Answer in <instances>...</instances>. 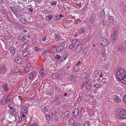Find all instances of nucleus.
<instances>
[{
    "label": "nucleus",
    "instance_id": "obj_1",
    "mask_svg": "<svg viewBox=\"0 0 126 126\" xmlns=\"http://www.w3.org/2000/svg\"><path fill=\"white\" fill-rule=\"evenodd\" d=\"M116 74L117 79L122 81L124 80L125 78H126V71L123 68L119 69L118 70L117 69Z\"/></svg>",
    "mask_w": 126,
    "mask_h": 126
},
{
    "label": "nucleus",
    "instance_id": "obj_2",
    "mask_svg": "<svg viewBox=\"0 0 126 126\" xmlns=\"http://www.w3.org/2000/svg\"><path fill=\"white\" fill-rule=\"evenodd\" d=\"M116 116L119 119H126V111L124 109L117 110L116 112Z\"/></svg>",
    "mask_w": 126,
    "mask_h": 126
},
{
    "label": "nucleus",
    "instance_id": "obj_3",
    "mask_svg": "<svg viewBox=\"0 0 126 126\" xmlns=\"http://www.w3.org/2000/svg\"><path fill=\"white\" fill-rule=\"evenodd\" d=\"M22 97L19 95H16V102L17 104L16 105V108H17V112H19L21 111L22 108H21V105L22 103Z\"/></svg>",
    "mask_w": 126,
    "mask_h": 126
},
{
    "label": "nucleus",
    "instance_id": "obj_4",
    "mask_svg": "<svg viewBox=\"0 0 126 126\" xmlns=\"http://www.w3.org/2000/svg\"><path fill=\"white\" fill-rule=\"evenodd\" d=\"M20 10H17L16 11V17L17 20L18 19L19 21H20L21 22L23 23H27V21L25 19H23L22 17H21V15L20 14Z\"/></svg>",
    "mask_w": 126,
    "mask_h": 126
},
{
    "label": "nucleus",
    "instance_id": "obj_5",
    "mask_svg": "<svg viewBox=\"0 0 126 126\" xmlns=\"http://www.w3.org/2000/svg\"><path fill=\"white\" fill-rule=\"evenodd\" d=\"M92 86L90 83L87 82H84L82 85L81 87H80L81 89H82L84 88L85 90L88 91L91 90V89Z\"/></svg>",
    "mask_w": 126,
    "mask_h": 126
},
{
    "label": "nucleus",
    "instance_id": "obj_6",
    "mask_svg": "<svg viewBox=\"0 0 126 126\" xmlns=\"http://www.w3.org/2000/svg\"><path fill=\"white\" fill-rule=\"evenodd\" d=\"M7 70L6 66L4 64L0 65V74H5Z\"/></svg>",
    "mask_w": 126,
    "mask_h": 126
},
{
    "label": "nucleus",
    "instance_id": "obj_7",
    "mask_svg": "<svg viewBox=\"0 0 126 126\" xmlns=\"http://www.w3.org/2000/svg\"><path fill=\"white\" fill-rule=\"evenodd\" d=\"M96 16L94 13H93L90 16L89 19V24L93 25L94 24L95 19Z\"/></svg>",
    "mask_w": 126,
    "mask_h": 126
},
{
    "label": "nucleus",
    "instance_id": "obj_8",
    "mask_svg": "<svg viewBox=\"0 0 126 126\" xmlns=\"http://www.w3.org/2000/svg\"><path fill=\"white\" fill-rule=\"evenodd\" d=\"M65 44L62 43L60 44V46L56 49L57 51L59 52H61L62 50H64L65 49Z\"/></svg>",
    "mask_w": 126,
    "mask_h": 126
},
{
    "label": "nucleus",
    "instance_id": "obj_9",
    "mask_svg": "<svg viewBox=\"0 0 126 126\" xmlns=\"http://www.w3.org/2000/svg\"><path fill=\"white\" fill-rule=\"evenodd\" d=\"M47 73V72L46 70H41L39 71L38 75L39 76L43 77L45 76Z\"/></svg>",
    "mask_w": 126,
    "mask_h": 126
},
{
    "label": "nucleus",
    "instance_id": "obj_10",
    "mask_svg": "<svg viewBox=\"0 0 126 126\" xmlns=\"http://www.w3.org/2000/svg\"><path fill=\"white\" fill-rule=\"evenodd\" d=\"M5 99L6 103L10 104L13 103V100L11 96H8Z\"/></svg>",
    "mask_w": 126,
    "mask_h": 126
},
{
    "label": "nucleus",
    "instance_id": "obj_11",
    "mask_svg": "<svg viewBox=\"0 0 126 126\" xmlns=\"http://www.w3.org/2000/svg\"><path fill=\"white\" fill-rule=\"evenodd\" d=\"M82 48V44L81 43L79 45L76 47L75 51L77 53L79 52Z\"/></svg>",
    "mask_w": 126,
    "mask_h": 126
},
{
    "label": "nucleus",
    "instance_id": "obj_12",
    "mask_svg": "<svg viewBox=\"0 0 126 126\" xmlns=\"http://www.w3.org/2000/svg\"><path fill=\"white\" fill-rule=\"evenodd\" d=\"M101 40L102 39L103 40V41H102V42L101 43L103 47H105L107 45L108 43L109 42V41L106 39H103V37L101 38Z\"/></svg>",
    "mask_w": 126,
    "mask_h": 126
},
{
    "label": "nucleus",
    "instance_id": "obj_13",
    "mask_svg": "<svg viewBox=\"0 0 126 126\" xmlns=\"http://www.w3.org/2000/svg\"><path fill=\"white\" fill-rule=\"evenodd\" d=\"M28 45L27 44H25L21 47L20 49V51L19 52L22 51H24L25 50L28 48Z\"/></svg>",
    "mask_w": 126,
    "mask_h": 126
},
{
    "label": "nucleus",
    "instance_id": "obj_14",
    "mask_svg": "<svg viewBox=\"0 0 126 126\" xmlns=\"http://www.w3.org/2000/svg\"><path fill=\"white\" fill-rule=\"evenodd\" d=\"M116 32L117 31H115V30L113 31V33L111 36V37L112 39H117V34L116 33Z\"/></svg>",
    "mask_w": 126,
    "mask_h": 126
},
{
    "label": "nucleus",
    "instance_id": "obj_15",
    "mask_svg": "<svg viewBox=\"0 0 126 126\" xmlns=\"http://www.w3.org/2000/svg\"><path fill=\"white\" fill-rule=\"evenodd\" d=\"M30 36H24L22 40L25 43L28 42L30 39Z\"/></svg>",
    "mask_w": 126,
    "mask_h": 126
},
{
    "label": "nucleus",
    "instance_id": "obj_16",
    "mask_svg": "<svg viewBox=\"0 0 126 126\" xmlns=\"http://www.w3.org/2000/svg\"><path fill=\"white\" fill-rule=\"evenodd\" d=\"M52 77L53 79H58L60 77V75L57 73H55L52 74Z\"/></svg>",
    "mask_w": 126,
    "mask_h": 126
},
{
    "label": "nucleus",
    "instance_id": "obj_17",
    "mask_svg": "<svg viewBox=\"0 0 126 126\" xmlns=\"http://www.w3.org/2000/svg\"><path fill=\"white\" fill-rule=\"evenodd\" d=\"M109 21L108 23H109L110 25H112L114 23L113 17L111 16H109L108 17Z\"/></svg>",
    "mask_w": 126,
    "mask_h": 126
},
{
    "label": "nucleus",
    "instance_id": "obj_18",
    "mask_svg": "<svg viewBox=\"0 0 126 126\" xmlns=\"http://www.w3.org/2000/svg\"><path fill=\"white\" fill-rule=\"evenodd\" d=\"M73 113V115L75 116H78L79 113V110L78 109L76 108L74 110Z\"/></svg>",
    "mask_w": 126,
    "mask_h": 126
},
{
    "label": "nucleus",
    "instance_id": "obj_19",
    "mask_svg": "<svg viewBox=\"0 0 126 126\" xmlns=\"http://www.w3.org/2000/svg\"><path fill=\"white\" fill-rule=\"evenodd\" d=\"M8 84H4L2 85V87L5 91H8L9 90V88L8 87Z\"/></svg>",
    "mask_w": 126,
    "mask_h": 126
},
{
    "label": "nucleus",
    "instance_id": "obj_20",
    "mask_svg": "<svg viewBox=\"0 0 126 126\" xmlns=\"http://www.w3.org/2000/svg\"><path fill=\"white\" fill-rule=\"evenodd\" d=\"M9 49L11 54L14 55L15 53V47H10Z\"/></svg>",
    "mask_w": 126,
    "mask_h": 126
},
{
    "label": "nucleus",
    "instance_id": "obj_21",
    "mask_svg": "<svg viewBox=\"0 0 126 126\" xmlns=\"http://www.w3.org/2000/svg\"><path fill=\"white\" fill-rule=\"evenodd\" d=\"M10 111V112L11 114L13 116H15V119H16V110L15 109H12L11 110H9Z\"/></svg>",
    "mask_w": 126,
    "mask_h": 126
},
{
    "label": "nucleus",
    "instance_id": "obj_22",
    "mask_svg": "<svg viewBox=\"0 0 126 126\" xmlns=\"http://www.w3.org/2000/svg\"><path fill=\"white\" fill-rule=\"evenodd\" d=\"M6 103V99H2L0 101V104L1 105H4Z\"/></svg>",
    "mask_w": 126,
    "mask_h": 126
},
{
    "label": "nucleus",
    "instance_id": "obj_23",
    "mask_svg": "<svg viewBox=\"0 0 126 126\" xmlns=\"http://www.w3.org/2000/svg\"><path fill=\"white\" fill-rule=\"evenodd\" d=\"M54 37L56 40H59L61 38L60 35L58 34H55Z\"/></svg>",
    "mask_w": 126,
    "mask_h": 126
},
{
    "label": "nucleus",
    "instance_id": "obj_24",
    "mask_svg": "<svg viewBox=\"0 0 126 126\" xmlns=\"http://www.w3.org/2000/svg\"><path fill=\"white\" fill-rule=\"evenodd\" d=\"M81 77L83 79H86L87 77V75L85 73H84L81 75Z\"/></svg>",
    "mask_w": 126,
    "mask_h": 126
},
{
    "label": "nucleus",
    "instance_id": "obj_25",
    "mask_svg": "<svg viewBox=\"0 0 126 126\" xmlns=\"http://www.w3.org/2000/svg\"><path fill=\"white\" fill-rule=\"evenodd\" d=\"M120 100V99L117 96H115L114 98V101L116 103H119Z\"/></svg>",
    "mask_w": 126,
    "mask_h": 126
},
{
    "label": "nucleus",
    "instance_id": "obj_26",
    "mask_svg": "<svg viewBox=\"0 0 126 126\" xmlns=\"http://www.w3.org/2000/svg\"><path fill=\"white\" fill-rule=\"evenodd\" d=\"M67 56V54L64 53L62 55L61 57V60L63 61L66 58Z\"/></svg>",
    "mask_w": 126,
    "mask_h": 126
},
{
    "label": "nucleus",
    "instance_id": "obj_27",
    "mask_svg": "<svg viewBox=\"0 0 126 126\" xmlns=\"http://www.w3.org/2000/svg\"><path fill=\"white\" fill-rule=\"evenodd\" d=\"M17 61H16V63L17 64H20L22 62V59L19 57H16Z\"/></svg>",
    "mask_w": 126,
    "mask_h": 126
},
{
    "label": "nucleus",
    "instance_id": "obj_28",
    "mask_svg": "<svg viewBox=\"0 0 126 126\" xmlns=\"http://www.w3.org/2000/svg\"><path fill=\"white\" fill-rule=\"evenodd\" d=\"M23 56L26 57H29L30 55L28 52H25L23 53Z\"/></svg>",
    "mask_w": 126,
    "mask_h": 126
},
{
    "label": "nucleus",
    "instance_id": "obj_29",
    "mask_svg": "<svg viewBox=\"0 0 126 126\" xmlns=\"http://www.w3.org/2000/svg\"><path fill=\"white\" fill-rule=\"evenodd\" d=\"M79 69V67L78 65H76L74 68L73 70L74 71H77Z\"/></svg>",
    "mask_w": 126,
    "mask_h": 126
},
{
    "label": "nucleus",
    "instance_id": "obj_30",
    "mask_svg": "<svg viewBox=\"0 0 126 126\" xmlns=\"http://www.w3.org/2000/svg\"><path fill=\"white\" fill-rule=\"evenodd\" d=\"M46 94L47 95L48 98H50L52 95V92H47Z\"/></svg>",
    "mask_w": 126,
    "mask_h": 126
},
{
    "label": "nucleus",
    "instance_id": "obj_31",
    "mask_svg": "<svg viewBox=\"0 0 126 126\" xmlns=\"http://www.w3.org/2000/svg\"><path fill=\"white\" fill-rule=\"evenodd\" d=\"M75 45V43H72L69 45V47L70 49H72L73 48Z\"/></svg>",
    "mask_w": 126,
    "mask_h": 126
},
{
    "label": "nucleus",
    "instance_id": "obj_32",
    "mask_svg": "<svg viewBox=\"0 0 126 126\" xmlns=\"http://www.w3.org/2000/svg\"><path fill=\"white\" fill-rule=\"evenodd\" d=\"M104 10L103 9L102 10L100 13V16L101 17H102L104 16L105 13Z\"/></svg>",
    "mask_w": 126,
    "mask_h": 126
},
{
    "label": "nucleus",
    "instance_id": "obj_33",
    "mask_svg": "<svg viewBox=\"0 0 126 126\" xmlns=\"http://www.w3.org/2000/svg\"><path fill=\"white\" fill-rule=\"evenodd\" d=\"M90 123V122L89 121H86L84 123L83 126H89Z\"/></svg>",
    "mask_w": 126,
    "mask_h": 126
},
{
    "label": "nucleus",
    "instance_id": "obj_34",
    "mask_svg": "<svg viewBox=\"0 0 126 126\" xmlns=\"http://www.w3.org/2000/svg\"><path fill=\"white\" fill-rule=\"evenodd\" d=\"M29 78L31 80L33 78V76L32 73H30L28 76Z\"/></svg>",
    "mask_w": 126,
    "mask_h": 126
},
{
    "label": "nucleus",
    "instance_id": "obj_35",
    "mask_svg": "<svg viewBox=\"0 0 126 126\" xmlns=\"http://www.w3.org/2000/svg\"><path fill=\"white\" fill-rule=\"evenodd\" d=\"M10 8H11V10L12 11V12L14 14V15H16V10L14 8L12 7H10Z\"/></svg>",
    "mask_w": 126,
    "mask_h": 126
},
{
    "label": "nucleus",
    "instance_id": "obj_36",
    "mask_svg": "<svg viewBox=\"0 0 126 126\" xmlns=\"http://www.w3.org/2000/svg\"><path fill=\"white\" fill-rule=\"evenodd\" d=\"M23 35L22 34L19 35L18 37V39L20 40H22V39L23 38V37H24Z\"/></svg>",
    "mask_w": 126,
    "mask_h": 126
},
{
    "label": "nucleus",
    "instance_id": "obj_37",
    "mask_svg": "<svg viewBox=\"0 0 126 126\" xmlns=\"http://www.w3.org/2000/svg\"><path fill=\"white\" fill-rule=\"evenodd\" d=\"M119 50H120L121 51L123 52H125V50L123 47H119Z\"/></svg>",
    "mask_w": 126,
    "mask_h": 126
},
{
    "label": "nucleus",
    "instance_id": "obj_38",
    "mask_svg": "<svg viewBox=\"0 0 126 126\" xmlns=\"http://www.w3.org/2000/svg\"><path fill=\"white\" fill-rule=\"evenodd\" d=\"M18 118L19 119V121H17L18 123H19L20 121L22 119V116L20 115V116L19 115H18Z\"/></svg>",
    "mask_w": 126,
    "mask_h": 126
},
{
    "label": "nucleus",
    "instance_id": "obj_39",
    "mask_svg": "<svg viewBox=\"0 0 126 126\" xmlns=\"http://www.w3.org/2000/svg\"><path fill=\"white\" fill-rule=\"evenodd\" d=\"M69 78L70 79H71V80H74L75 79V75H72V76H70Z\"/></svg>",
    "mask_w": 126,
    "mask_h": 126
},
{
    "label": "nucleus",
    "instance_id": "obj_40",
    "mask_svg": "<svg viewBox=\"0 0 126 126\" xmlns=\"http://www.w3.org/2000/svg\"><path fill=\"white\" fill-rule=\"evenodd\" d=\"M69 112L68 111H65L64 113V115H65V116H69Z\"/></svg>",
    "mask_w": 126,
    "mask_h": 126
},
{
    "label": "nucleus",
    "instance_id": "obj_41",
    "mask_svg": "<svg viewBox=\"0 0 126 126\" xmlns=\"http://www.w3.org/2000/svg\"><path fill=\"white\" fill-rule=\"evenodd\" d=\"M27 108H25V109H23L22 110H24L23 111H24V112L25 114H26L27 113Z\"/></svg>",
    "mask_w": 126,
    "mask_h": 126
},
{
    "label": "nucleus",
    "instance_id": "obj_42",
    "mask_svg": "<svg viewBox=\"0 0 126 126\" xmlns=\"http://www.w3.org/2000/svg\"><path fill=\"white\" fill-rule=\"evenodd\" d=\"M82 99V97L80 96L78 99H77V103H79L81 101Z\"/></svg>",
    "mask_w": 126,
    "mask_h": 126
},
{
    "label": "nucleus",
    "instance_id": "obj_43",
    "mask_svg": "<svg viewBox=\"0 0 126 126\" xmlns=\"http://www.w3.org/2000/svg\"><path fill=\"white\" fill-rule=\"evenodd\" d=\"M48 18V21H50L52 19V16L51 15H49L47 17Z\"/></svg>",
    "mask_w": 126,
    "mask_h": 126
},
{
    "label": "nucleus",
    "instance_id": "obj_44",
    "mask_svg": "<svg viewBox=\"0 0 126 126\" xmlns=\"http://www.w3.org/2000/svg\"><path fill=\"white\" fill-rule=\"evenodd\" d=\"M31 67V64L30 63H28L27 64V65H26V68L29 69Z\"/></svg>",
    "mask_w": 126,
    "mask_h": 126
},
{
    "label": "nucleus",
    "instance_id": "obj_45",
    "mask_svg": "<svg viewBox=\"0 0 126 126\" xmlns=\"http://www.w3.org/2000/svg\"><path fill=\"white\" fill-rule=\"evenodd\" d=\"M54 57L56 59H60L61 57L59 55H57L55 56Z\"/></svg>",
    "mask_w": 126,
    "mask_h": 126
},
{
    "label": "nucleus",
    "instance_id": "obj_46",
    "mask_svg": "<svg viewBox=\"0 0 126 126\" xmlns=\"http://www.w3.org/2000/svg\"><path fill=\"white\" fill-rule=\"evenodd\" d=\"M46 118L47 120H48L50 119V117L49 114H47L46 115Z\"/></svg>",
    "mask_w": 126,
    "mask_h": 126
},
{
    "label": "nucleus",
    "instance_id": "obj_47",
    "mask_svg": "<svg viewBox=\"0 0 126 126\" xmlns=\"http://www.w3.org/2000/svg\"><path fill=\"white\" fill-rule=\"evenodd\" d=\"M54 19H55V18L57 20H58L60 19V16L59 15H57L56 16H55L54 17V18H53Z\"/></svg>",
    "mask_w": 126,
    "mask_h": 126
},
{
    "label": "nucleus",
    "instance_id": "obj_48",
    "mask_svg": "<svg viewBox=\"0 0 126 126\" xmlns=\"http://www.w3.org/2000/svg\"><path fill=\"white\" fill-rule=\"evenodd\" d=\"M94 87H95L96 88H97L100 87L101 86V85L100 84H96L94 85Z\"/></svg>",
    "mask_w": 126,
    "mask_h": 126
},
{
    "label": "nucleus",
    "instance_id": "obj_49",
    "mask_svg": "<svg viewBox=\"0 0 126 126\" xmlns=\"http://www.w3.org/2000/svg\"><path fill=\"white\" fill-rule=\"evenodd\" d=\"M84 30L83 28H81L79 30V32L81 33H84Z\"/></svg>",
    "mask_w": 126,
    "mask_h": 126
},
{
    "label": "nucleus",
    "instance_id": "obj_50",
    "mask_svg": "<svg viewBox=\"0 0 126 126\" xmlns=\"http://www.w3.org/2000/svg\"><path fill=\"white\" fill-rule=\"evenodd\" d=\"M32 42H34L35 43H38V42L36 40V38H34L32 40Z\"/></svg>",
    "mask_w": 126,
    "mask_h": 126
},
{
    "label": "nucleus",
    "instance_id": "obj_51",
    "mask_svg": "<svg viewBox=\"0 0 126 126\" xmlns=\"http://www.w3.org/2000/svg\"><path fill=\"white\" fill-rule=\"evenodd\" d=\"M94 24L93 25H92L90 24L89 25V26L88 28V29L89 30H90L91 29L92 27L94 26Z\"/></svg>",
    "mask_w": 126,
    "mask_h": 126
},
{
    "label": "nucleus",
    "instance_id": "obj_52",
    "mask_svg": "<svg viewBox=\"0 0 126 126\" xmlns=\"http://www.w3.org/2000/svg\"><path fill=\"white\" fill-rule=\"evenodd\" d=\"M123 102L126 103V95H125L123 98Z\"/></svg>",
    "mask_w": 126,
    "mask_h": 126
},
{
    "label": "nucleus",
    "instance_id": "obj_53",
    "mask_svg": "<svg viewBox=\"0 0 126 126\" xmlns=\"http://www.w3.org/2000/svg\"><path fill=\"white\" fill-rule=\"evenodd\" d=\"M4 38L7 40H9L10 39V38L8 36H5L4 37Z\"/></svg>",
    "mask_w": 126,
    "mask_h": 126
},
{
    "label": "nucleus",
    "instance_id": "obj_54",
    "mask_svg": "<svg viewBox=\"0 0 126 126\" xmlns=\"http://www.w3.org/2000/svg\"><path fill=\"white\" fill-rule=\"evenodd\" d=\"M24 72L25 73H26L29 70V69L26 68H26H24Z\"/></svg>",
    "mask_w": 126,
    "mask_h": 126
},
{
    "label": "nucleus",
    "instance_id": "obj_55",
    "mask_svg": "<svg viewBox=\"0 0 126 126\" xmlns=\"http://www.w3.org/2000/svg\"><path fill=\"white\" fill-rule=\"evenodd\" d=\"M57 3V2L56 1H52V2L51 3L52 5H55Z\"/></svg>",
    "mask_w": 126,
    "mask_h": 126
},
{
    "label": "nucleus",
    "instance_id": "obj_56",
    "mask_svg": "<svg viewBox=\"0 0 126 126\" xmlns=\"http://www.w3.org/2000/svg\"><path fill=\"white\" fill-rule=\"evenodd\" d=\"M40 48L38 47H36L34 48V50H35L36 51H38L40 50Z\"/></svg>",
    "mask_w": 126,
    "mask_h": 126
},
{
    "label": "nucleus",
    "instance_id": "obj_57",
    "mask_svg": "<svg viewBox=\"0 0 126 126\" xmlns=\"http://www.w3.org/2000/svg\"><path fill=\"white\" fill-rule=\"evenodd\" d=\"M105 50L104 51V52L103 51V52H102V56L103 57H104L105 56V55L106 54V53L105 52Z\"/></svg>",
    "mask_w": 126,
    "mask_h": 126
},
{
    "label": "nucleus",
    "instance_id": "obj_58",
    "mask_svg": "<svg viewBox=\"0 0 126 126\" xmlns=\"http://www.w3.org/2000/svg\"><path fill=\"white\" fill-rule=\"evenodd\" d=\"M69 122V123H70V122L71 123L70 124H72V123H73L74 122V120L73 119H70Z\"/></svg>",
    "mask_w": 126,
    "mask_h": 126
},
{
    "label": "nucleus",
    "instance_id": "obj_59",
    "mask_svg": "<svg viewBox=\"0 0 126 126\" xmlns=\"http://www.w3.org/2000/svg\"><path fill=\"white\" fill-rule=\"evenodd\" d=\"M120 5V6L121 7H123V6L124 5L123 2H121Z\"/></svg>",
    "mask_w": 126,
    "mask_h": 126
},
{
    "label": "nucleus",
    "instance_id": "obj_60",
    "mask_svg": "<svg viewBox=\"0 0 126 126\" xmlns=\"http://www.w3.org/2000/svg\"><path fill=\"white\" fill-rule=\"evenodd\" d=\"M33 9L32 8H29V11L32 12L33 11Z\"/></svg>",
    "mask_w": 126,
    "mask_h": 126
},
{
    "label": "nucleus",
    "instance_id": "obj_61",
    "mask_svg": "<svg viewBox=\"0 0 126 126\" xmlns=\"http://www.w3.org/2000/svg\"><path fill=\"white\" fill-rule=\"evenodd\" d=\"M21 91V88H18V89L17 90V92H18V93H20Z\"/></svg>",
    "mask_w": 126,
    "mask_h": 126
},
{
    "label": "nucleus",
    "instance_id": "obj_62",
    "mask_svg": "<svg viewBox=\"0 0 126 126\" xmlns=\"http://www.w3.org/2000/svg\"><path fill=\"white\" fill-rule=\"evenodd\" d=\"M14 69H13L11 71V72L12 73H14V72H15L16 70L15 69H16L15 67L14 68Z\"/></svg>",
    "mask_w": 126,
    "mask_h": 126
},
{
    "label": "nucleus",
    "instance_id": "obj_63",
    "mask_svg": "<svg viewBox=\"0 0 126 126\" xmlns=\"http://www.w3.org/2000/svg\"><path fill=\"white\" fill-rule=\"evenodd\" d=\"M101 23L103 24H104L105 23V22L103 20H102L101 21Z\"/></svg>",
    "mask_w": 126,
    "mask_h": 126
},
{
    "label": "nucleus",
    "instance_id": "obj_64",
    "mask_svg": "<svg viewBox=\"0 0 126 126\" xmlns=\"http://www.w3.org/2000/svg\"><path fill=\"white\" fill-rule=\"evenodd\" d=\"M78 124V123L77 122H75L73 126H77Z\"/></svg>",
    "mask_w": 126,
    "mask_h": 126
}]
</instances>
